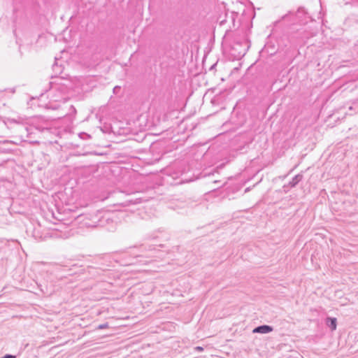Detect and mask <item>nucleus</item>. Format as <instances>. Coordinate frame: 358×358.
Masks as SVG:
<instances>
[{
	"instance_id": "f3484780",
	"label": "nucleus",
	"mask_w": 358,
	"mask_h": 358,
	"mask_svg": "<svg viewBox=\"0 0 358 358\" xmlns=\"http://www.w3.org/2000/svg\"><path fill=\"white\" fill-rule=\"evenodd\" d=\"M141 202H142V199L141 198H138V199H136L134 203H141Z\"/></svg>"
},
{
	"instance_id": "f8f14e48",
	"label": "nucleus",
	"mask_w": 358,
	"mask_h": 358,
	"mask_svg": "<svg viewBox=\"0 0 358 358\" xmlns=\"http://www.w3.org/2000/svg\"><path fill=\"white\" fill-rule=\"evenodd\" d=\"M109 325H108V322H105V323H103V324H101L97 326L96 327V329H107L108 328Z\"/></svg>"
},
{
	"instance_id": "6ab92c4d",
	"label": "nucleus",
	"mask_w": 358,
	"mask_h": 358,
	"mask_svg": "<svg viewBox=\"0 0 358 358\" xmlns=\"http://www.w3.org/2000/svg\"><path fill=\"white\" fill-rule=\"evenodd\" d=\"M90 182V180H86V181L83 182V185H85V187H87L89 185Z\"/></svg>"
},
{
	"instance_id": "bb28decb",
	"label": "nucleus",
	"mask_w": 358,
	"mask_h": 358,
	"mask_svg": "<svg viewBox=\"0 0 358 358\" xmlns=\"http://www.w3.org/2000/svg\"><path fill=\"white\" fill-rule=\"evenodd\" d=\"M297 176H296L293 179H297Z\"/></svg>"
},
{
	"instance_id": "393cba45",
	"label": "nucleus",
	"mask_w": 358,
	"mask_h": 358,
	"mask_svg": "<svg viewBox=\"0 0 358 358\" xmlns=\"http://www.w3.org/2000/svg\"><path fill=\"white\" fill-rule=\"evenodd\" d=\"M159 246H160V247L163 248V247H164V245H162V244H159Z\"/></svg>"
},
{
	"instance_id": "1a4fd4ad",
	"label": "nucleus",
	"mask_w": 358,
	"mask_h": 358,
	"mask_svg": "<svg viewBox=\"0 0 358 358\" xmlns=\"http://www.w3.org/2000/svg\"><path fill=\"white\" fill-rule=\"evenodd\" d=\"M52 99L54 101H62L65 99L64 96V94L62 92H59V94L55 96H52Z\"/></svg>"
},
{
	"instance_id": "2eb2a0df",
	"label": "nucleus",
	"mask_w": 358,
	"mask_h": 358,
	"mask_svg": "<svg viewBox=\"0 0 358 358\" xmlns=\"http://www.w3.org/2000/svg\"><path fill=\"white\" fill-rule=\"evenodd\" d=\"M194 349L197 352H202V351H203V348L201 347V346H196Z\"/></svg>"
},
{
	"instance_id": "4468645a",
	"label": "nucleus",
	"mask_w": 358,
	"mask_h": 358,
	"mask_svg": "<svg viewBox=\"0 0 358 358\" xmlns=\"http://www.w3.org/2000/svg\"><path fill=\"white\" fill-rule=\"evenodd\" d=\"M0 358H16V356L10 354H6Z\"/></svg>"
},
{
	"instance_id": "b1692460",
	"label": "nucleus",
	"mask_w": 358,
	"mask_h": 358,
	"mask_svg": "<svg viewBox=\"0 0 358 358\" xmlns=\"http://www.w3.org/2000/svg\"><path fill=\"white\" fill-rule=\"evenodd\" d=\"M259 182H262V180H259L258 182L254 185V186L257 185Z\"/></svg>"
},
{
	"instance_id": "39448f33",
	"label": "nucleus",
	"mask_w": 358,
	"mask_h": 358,
	"mask_svg": "<svg viewBox=\"0 0 358 358\" xmlns=\"http://www.w3.org/2000/svg\"><path fill=\"white\" fill-rule=\"evenodd\" d=\"M57 265L64 268V271L68 272L69 275L82 273L83 268H81L78 264H73L69 265L63 262L57 263Z\"/></svg>"
},
{
	"instance_id": "cd10ccee",
	"label": "nucleus",
	"mask_w": 358,
	"mask_h": 358,
	"mask_svg": "<svg viewBox=\"0 0 358 358\" xmlns=\"http://www.w3.org/2000/svg\"><path fill=\"white\" fill-rule=\"evenodd\" d=\"M164 239H165V240H168V239H169V237L167 236V237L164 238Z\"/></svg>"
},
{
	"instance_id": "dca6fc26",
	"label": "nucleus",
	"mask_w": 358,
	"mask_h": 358,
	"mask_svg": "<svg viewBox=\"0 0 358 358\" xmlns=\"http://www.w3.org/2000/svg\"><path fill=\"white\" fill-rule=\"evenodd\" d=\"M111 194H112V192H108V195H107V196H104V195H103V196H101V199H106V198H108V197Z\"/></svg>"
},
{
	"instance_id": "f03ea898",
	"label": "nucleus",
	"mask_w": 358,
	"mask_h": 358,
	"mask_svg": "<svg viewBox=\"0 0 358 358\" xmlns=\"http://www.w3.org/2000/svg\"><path fill=\"white\" fill-rule=\"evenodd\" d=\"M133 180H128V184L127 185H124L122 187H117V189L119 192L124 193L126 194H131L144 191L143 185L131 182Z\"/></svg>"
},
{
	"instance_id": "f257e3e1",
	"label": "nucleus",
	"mask_w": 358,
	"mask_h": 358,
	"mask_svg": "<svg viewBox=\"0 0 358 358\" xmlns=\"http://www.w3.org/2000/svg\"><path fill=\"white\" fill-rule=\"evenodd\" d=\"M74 220L87 228L104 227L110 223H113V220L110 217L109 213H103L100 211L93 214H80L75 217Z\"/></svg>"
},
{
	"instance_id": "6e6552de",
	"label": "nucleus",
	"mask_w": 358,
	"mask_h": 358,
	"mask_svg": "<svg viewBox=\"0 0 358 358\" xmlns=\"http://www.w3.org/2000/svg\"><path fill=\"white\" fill-rule=\"evenodd\" d=\"M325 324L330 329L331 331H334L337 328V319L332 317H327L325 319Z\"/></svg>"
},
{
	"instance_id": "9b49d317",
	"label": "nucleus",
	"mask_w": 358,
	"mask_h": 358,
	"mask_svg": "<svg viewBox=\"0 0 358 358\" xmlns=\"http://www.w3.org/2000/svg\"><path fill=\"white\" fill-rule=\"evenodd\" d=\"M38 287H40V290L43 294H50L52 293V291H49L47 287H45L44 289L41 285H39Z\"/></svg>"
},
{
	"instance_id": "423d86ee",
	"label": "nucleus",
	"mask_w": 358,
	"mask_h": 358,
	"mask_svg": "<svg viewBox=\"0 0 358 358\" xmlns=\"http://www.w3.org/2000/svg\"><path fill=\"white\" fill-rule=\"evenodd\" d=\"M273 331V327L268 324H262L253 329V334H266Z\"/></svg>"
},
{
	"instance_id": "5701e85b",
	"label": "nucleus",
	"mask_w": 358,
	"mask_h": 358,
	"mask_svg": "<svg viewBox=\"0 0 358 358\" xmlns=\"http://www.w3.org/2000/svg\"><path fill=\"white\" fill-rule=\"evenodd\" d=\"M220 180H214V183H217L218 182H220Z\"/></svg>"
},
{
	"instance_id": "ddd939ff",
	"label": "nucleus",
	"mask_w": 358,
	"mask_h": 358,
	"mask_svg": "<svg viewBox=\"0 0 358 358\" xmlns=\"http://www.w3.org/2000/svg\"><path fill=\"white\" fill-rule=\"evenodd\" d=\"M300 180H289V186L290 187H294L299 182Z\"/></svg>"
},
{
	"instance_id": "4be33fe9",
	"label": "nucleus",
	"mask_w": 358,
	"mask_h": 358,
	"mask_svg": "<svg viewBox=\"0 0 358 358\" xmlns=\"http://www.w3.org/2000/svg\"><path fill=\"white\" fill-rule=\"evenodd\" d=\"M53 90H54V88L52 87L50 91V94H52L53 93Z\"/></svg>"
},
{
	"instance_id": "aec40b11",
	"label": "nucleus",
	"mask_w": 358,
	"mask_h": 358,
	"mask_svg": "<svg viewBox=\"0 0 358 358\" xmlns=\"http://www.w3.org/2000/svg\"><path fill=\"white\" fill-rule=\"evenodd\" d=\"M192 180H181L178 184H182L185 182H192Z\"/></svg>"
},
{
	"instance_id": "0eeeda50",
	"label": "nucleus",
	"mask_w": 358,
	"mask_h": 358,
	"mask_svg": "<svg viewBox=\"0 0 358 358\" xmlns=\"http://www.w3.org/2000/svg\"><path fill=\"white\" fill-rule=\"evenodd\" d=\"M133 255H134L133 257H129L127 259H126L124 261V262L123 263L124 265H132V264H135L138 262H142L143 264H145L146 262V261H143L142 259H138L142 258L141 255H136V254H133Z\"/></svg>"
},
{
	"instance_id": "a211bd4d",
	"label": "nucleus",
	"mask_w": 358,
	"mask_h": 358,
	"mask_svg": "<svg viewBox=\"0 0 358 358\" xmlns=\"http://www.w3.org/2000/svg\"><path fill=\"white\" fill-rule=\"evenodd\" d=\"M52 216L53 218H55V220H63V218H59V217H55L54 213H52Z\"/></svg>"
},
{
	"instance_id": "c85d7f7f",
	"label": "nucleus",
	"mask_w": 358,
	"mask_h": 358,
	"mask_svg": "<svg viewBox=\"0 0 358 358\" xmlns=\"http://www.w3.org/2000/svg\"><path fill=\"white\" fill-rule=\"evenodd\" d=\"M153 249H155V248H153ZM149 250H152V248H149Z\"/></svg>"
},
{
	"instance_id": "412c9836",
	"label": "nucleus",
	"mask_w": 358,
	"mask_h": 358,
	"mask_svg": "<svg viewBox=\"0 0 358 358\" xmlns=\"http://www.w3.org/2000/svg\"><path fill=\"white\" fill-rule=\"evenodd\" d=\"M250 189V187H247V188H245L244 192L246 193V192H249Z\"/></svg>"
},
{
	"instance_id": "a878e982",
	"label": "nucleus",
	"mask_w": 358,
	"mask_h": 358,
	"mask_svg": "<svg viewBox=\"0 0 358 358\" xmlns=\"http://www.w3.org/2000/svg\"><path fill=\"white\" fill-rule=\"evenodd\" d=\"M127 253H128V252H124V253H123V255H127Z\"/></svg>"
},
{
	"instance_id": "9d476101",
	"label": "nucleus",
	"mask_w": 358,
	"mask_h": 358,
	"mask_svg": "<svg viewBox=\"0 0 358 358\" xmlns=\"http://www.w3.org/2000/svg\"><path fill=\"white\" fill-rule=\"evenodd\" d=\"M145 238L148 239V240H155V239H158V238H161L159 236L155 235V232H154L152 234L146 235V238Z\"/></svg>"
},
{
	"instance_id": "20e7f679",
	"label": "nucleus",
	"mask_w": 358,
	"mask_h": 358,
	"mask_svg": "<svg viewBox=\"0 0 358 358\" xmlns=\"http://www.w3.org/2000/svg\"><path fill=\"white\" fill-rule=\"evenodd\" d=\"M214 190H217L220 194L222 195V197L229 196L231 193L234 194L239 190V187L237 186H234L227 181L222 185V186L219 188L214 189Z\"/></svg>"
},
{
	"instance_id": "7ed1b4c3",
	"label": "nucleus",
	"mask_w": 358,
	"mask_h": 358,
	"mask_svg": "<svg viewBox=\"0 0 358 358\" xmlns=\"http://www.w3.org/2000/svg\"><path fill=\"white\" fill-rule=\"evenodd\" d=\"M150 182L146 184V189L147 192H150V198H152L154 194L162 195L164 194L162 187L163 183L162 180H159V182L154 184L152 182L153 180H148Z\"/></svg>"
}]
</instances>
